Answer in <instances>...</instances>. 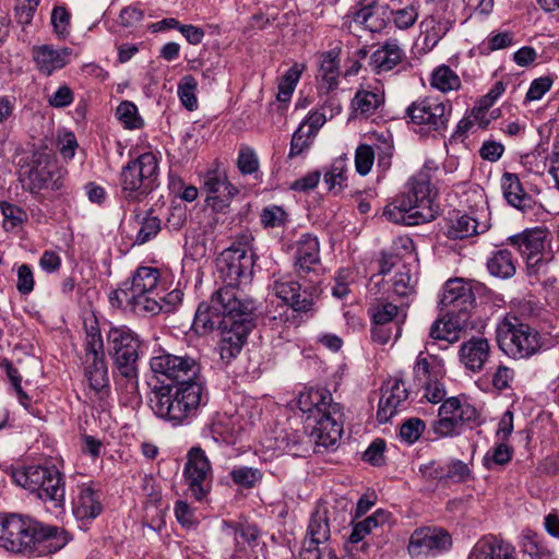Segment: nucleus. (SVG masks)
I'll list each match as a JSON object with an SVG mask.
<instances>
[{"label": "nucleus", "mask_w": 559, "mask_h": 559, "mask_svg": "<svg viewBox=\"0 0 559 559\" xmlns=\"http://www.w3.org/2000/svg\"><path fill=\"white\" fill-rule=\"evenodd\" d=\"M151 370L176 384L154 386L148 404L153 413L173 426L188 425L207 402L201 365L187 354L175 355L159 349L150 360Z\"/></svg>", "instance_id": "obj_1"}, {"label": "nucleus", "mask_w": 559, "mask_h": 559, "mask_svg": "<svg viewBox=\"0 0 559 559\" xmlns=\"http://www.w3.org/2000/svg\"><path fill=\"white\" fill-rule=\"evenodd\" d=\"M255 302L241 289L223 286L202 301L194 314L192 328L198 334L215 329L221 331L218 345L223 360L229 362L237 357L253 326Z\"/></svg>", "instance_id": "obj_2"}, {"label": "nucleus", "mask_w": 559, "mask_h": 559, "mask_svg": "<svg viewBox=\"0 0 559 559\" xmlns=\"http://www.w3.org/2000/svg\"><path fill=\"white\" fill-rule=\"evenodd\" d=\"M294 249V273L304 283L282 276L274 281L272 289L294 312L312 313L322 275L320 245L317 237L306 234L295 242Z\"/></svg>", "instance_id": "obj_3"}, {"label": "nucleus", "mask_w": 559, "mask_h": 559, "mask_svg": "<svg viewBox=\"0 0 559 559\" xmlns=\"http://www.w3.org/2000/svg\"><path fill=\"white\" fill-rule=\"evenodd\" d=\"M67 532L19 513L0 514V547L12 554L43 557L62 549Z\"/></svg>", "instance_id": "obj_4"}, {"label": "nucleus", "mask_w": 559, "mask_h": 559, "mask_svg": "<svg viewBox=\"0 0 559 559\" xmlns=\"http://www.w3.org/2000/svg\"><path fill=\"white\" fill-rule=\"evenodd\" d=\"M297 404L306 428L310 429L309 438L316 445L314 451L334 447L343 432V413L331 392L324 388L305 389L299 393Z\"/></svg>", "instance_id": "obj_5"}, {"label": "nucleus", "mask_w": 559, "mask_h": 559, "mask_svg": "<svg viewBox=\"0 0 559 559\" xmlns=\"http://www.w3.org/2000/svg\"><path fill=\"white\" fill-rule=\"evenodd\" d=\"M438 214L428 180L418 175L406 185L405 191L384 207L383 215L395 224L416 226L431 222Z\"/></svg>", "instance_id": "obj_6"}, {"label": "nucleus", "mask_w": 559, "mask_h": 559, "mask_svg": "<svg viewBox=\"0 0 559 559\" xmlns=\"http://www.w3.org/2000/svg\"><path fill=\"white\" fill-rule=\"evenodd\" d=\"M158 160L143 153L122 167L119 175L120 197L129 203H140L158 187Z\"/></svg>", "instance_id": "obj_7"}, {"label": "nucleus", "mask_w": 559, "mask_h": 559, "mask_svg": "<svg viewBox=\"0 0 559 559\" xmlns=\"http://www.w3.org/2000/svg\"><path fill=\"white\" fill-rule=\"evenodd\" d=\"M497 342L500 349L514 359L530 358L542 347L539 333L514 316L498 323Z\"/></svg>", "instance_id": "obj_8"}, {"label": "nucleus", "mask_w": 559, "mask_h": 559, "mask_svg": "<svg viewBox=\"0 0 559 559\" xmlns=\"http://www.w3.org/2000/svg\"><path fill=\"white\" fill-rule=\"evenodd\" d=\"M15 483L23 488L36 492L43 501L51 502L55 508L64 503L63 476L55 466H28L13 474Z\"/></svg>", "instance_id": "obj_9"}, {"label": "nucleus", "mask_w": 559, "mask_h": 559, "mask_svg": "<svg viewBox=\"0 0 559 559\" xmlns=\"http://www.w3.org/2000/svg\"><path fill=\"white\" fill-rule=\"evenodd\" d=\"M107 346L119 373L127 379H135L141 347L139 336L126 325L114 326L107 333Z\"/></svg>", "instance_id": "obj_10"}, {"label": "nucleus", "mask_w": 559, "mask_h": 559, "mask_svg": "<svg viewBox=\"0 0 559 559\" xmlns=\"http://www.w3.org/2000/svg\"><path fill=\"white\" fill-rule=\"evenodd\" d=\"M438 417L432 429L436 435L445 438L460 435L465 424H478L479 416L477 409L469 403L450 397L439 407Z\"/></svg>", "instance_id": "obj_11"}, {"label": "nucleus", "mask_w": 559, "mask_h": 559, "mask_svg": "<svg viewBox=\"0 0 559 559\" xmlns=\"http://www.w3.org/2000/svg\"><path fill=\"white\" fill-rule=\"evenodd\" d=\"M452 106L435 97L413 102L406 109L411 122L420 132L443 131L448 127Z\"/></svg>", "instance_id": "obj_12"}, {"label": "nucleus", "mask_w": 559, "mask_h": 559, "mask_svg": "<svg viewBox=\"0 0 559 559\" xmlns=\"http://www.w3.org/2000/svg\"><path fill=\"white\" fill-rule=\"evenodd\" d=\"M183 476L191 496L197 500H202L210 492L213 478L212 467L201 448L194 447L188 452Z\"/></svg>", "instance_id": "obj_13"}, {"label": "nucleus", "mask_w": 559, "mask_h": 559, "mask_svg": "<svg viewBox=\"0 0 559 559\" xmlns=\"http://www.w3.org/2000/svg\"><path fill=\"white\" fill-rule=\"evenodd\" d=\"M439 305L451 318L464 321L475 305L472 285L459 277L448 280L443 286Z\"/></svg>", "instance_id": "obj_14"}, {"label": "nucleus", "mask_w": 559, "mask_h": 559, "mask_svg": "<svg viewBox=\"0 0 559 559\" xmlns=\"http://www.w3.org/2000/svg\"><path fill=\"white\" fill-rule=\"evenodd\" d=\"M330 537L329 511L324 506H318L309 520L307 534L299 552L300 559H319L318 549L330 546Z\"/></svg>", "instance_id": "obj_15"}, {"label": "nucleus", "mask_w": 559, "mask_h": 559, "mask_svg": "<svg viewBox=\"0 0 559 559\" xmlns=\"http://www.w3.org/2000/svg\"><path fill=\"white\" fill-rule=\"evenodd\" d=\"M252 254L241 247H230L224 250L217 261L218 271L226 282L224 286L239 288L241 278L251 274Z\"/></svg>", "instance_id": "obj_16"}, {"label": "nucleus", "mask_w": 559, "mask_h": 559, "mask_svg": "<svg viewBox=\"0 0 559 559\" xmlns=\"http://www.w3.org/2000/svg\"><path fill=\"white\" fill-rule=\"evenodd\" d=\"M388 11L378 0H359L349 9L347 17L371 33H380L388 25Z\"/></svg>", "instance_id": "obj_17"}, {"label": "nucleus", "mask_w": 559, "mask_h": 559, "mask_svg": "<svg viewBox=\"0 0 559 559\" xmlns=\"http://www.w3.org/2000/svg\"><path fill=\"white\" fill-rule=\"evenodd\" d=\"M452 545L448 532L437 527H420L413 532L408 551L413 556L428 554L430 551H444Z\"/></svg>", "instance_id": "obj_18"}, {"label": "nucleus", "mask_w": 559, "mask_h": 559, "mask_svg": "<svg viewBox=\"0 0 559 559\" xmlns=\"http://www.w3.org/2000/svg\"><path fill=\"white\" fill-rule=\"evenodd\" d=\"M52 165L49 157L39 152H34L31 162L22 167L21 181L23 187L32 193H37L46 188L52 178Z\"/></svg>", "instance_id": "obj_19"}, {"label": "nucleus", "mask_w": 559, "mask_h": 559, "mask_svg": "<svg viewBox=\"0 0 559 559\" xmlns=\"http://www.w3.org/2000/svg\"><path fill=\"white\" fill-rule=\"evenodd\" d=\"M491 357V345L486 337L472 336L460 345L459 360L471 372H480Z\"/></svg>", "instance_id": "obj_20"}, {"label": "nucleus", "mask_w": 559, "mask_h": 559, "mask_svg": "<svg viewBox=\"0 0 559 559\" xmlns=\"http://www.w3.org/2000/svg\"><path fill=\"white\" fill-rule=\"evenodd\" d=\"M489 227L490 225L487 219L479 221L474 215L453 212L445 221L444 235L453 240L465 239L484 234Z\"/></svg>", "instance_id": "obj_21"}, {"label": "nucleus", "mask_w": 559, "mask_h": 559, "mask_svg": "<svg viewBox=\"0 0 559 559\" xmlns=\"http://www.w3.org/2000/svg\"><path fill=\"white\" fill-rule=\"evenodd\" d=\"M203 190L206 192V201H212V206L222 211L230 203L231 199L238 193L224 174L210 171L204 176Z\"/></svg>", "instance_id": "obj_22"}, {"label": "nucleus", "mask_w": 559, "mask_h": 559, "mask_svg": "<svg viewBox=\"0 0 559 559\" xmlns=\"http://www.w3.org/2000/svg\"><path fill=\"white\" fill-rule=\"evenodd\" d=\"M407 397L408 392L402 380H388L381 389V397L377 412L379 421H388L396 413L402 403L407 400Z\"/></svg>", "instance_id": "obj_23"}, {"label": "nucleus", "mask_w": 559, "mask_h": 559, "mask_svg": "<svg viewBox=\"0 0 559 559\" xmlns=\"http://www.w3.org/2000/svg\"><path fill=\"white\" fill-rule=\"evenodd\" d=\"M70 55L69 48L55 49L50 45L36 46L32 49L37 70L47 76L68 64Z\"/></svg>", "instance_id": "obj_24"}, {"label": "nucleus", "mask_w": 559, "mask_h": 559, "mask_svg": "<svg viewBox=\"0 0 559 559\" xmlns=\"http://www.w3.org/2000/svg\"><path fill=\"white\" fill-rule=\"evenodd\" d=\"M73 514L78 520H93L102 511L100 492L93 489L90 485L78 486L76 496L72 502Z\"/></svg>", "instance_id": "obj_25"}, {"label": "nucleus", "mask_w": 559, "mask_h": 559, "mask_svg": "<svg viewBox=\"0 0 559 559\" xmlns=\"http://www.w3.org/2000/svg\"><path fill=\"white\" fill-rule=\"evenodd\" d=\"M468 559H516V550L510 543L489 536L474 545Z\"/></svg>", "instance_id": "obj_26"}, {"label": "nucleus", "mask_w": 559, "mask_h": 559, "mask_svg": "<svg viewBox=\"0 0 559 559\" xmlns=\"http://www.w3.org/2000/svg\"><path fill=\"white\" fill-rule=\"evenodd\" d=\"M404 58V51L396 39H389L370 56V67L377 74L394 69Z\"/></svg>", "instance_id": "obj_27"}, {"label": "nucleus", "mask_w": 559, "mask_h": 559, "mask_svg": "<svg viewBox=\"0 0 559 559\" xmlns=\"http://www.w3.org/2000/svg\"><path fill=\"white\" fill-rule=\"evenodd\" d=\"M547 233L543 228L526 229L520 234L509 237L508 241L519 252L527 258L533 254H540L545 248Z\"/></svg>", "instance_id": "obj_28"}, {"label": "nucleus", "mask_w": 559, "mask_h": 559, "mask_svg": "<svg viewBox=\"0 0 559 559\" xmlns=\"http://www.w3.org/2000/svg\"><path fill=\"white\" fill-rule=\"evenodd\" d=\"M501 189L504 199L511 206L523 212L532 209L533 199L523 190L518 175L504 173L501 177Z\"/></svg>", "instance_id": "obj_29"}, {"label": "nucleus", "mask_w": 559, "mask_h": 559, "mask_svg": "<svg viewBox=\"0 0 559 559\" xmlns=\"http://www.w3.org/2000/svg\"><path fill=\"white\" fill-rule=\"evenodd\" d=\"M340 76V51L332 49L321 53L317 78L325 85L326 91L337 86Z\"/></svg>", "instance_id": "obj_30"}, {"label": "nucleus", "mask_w": 559, "mask_h": 559, "mask_svg": "<svg viewBox=\"0 0 559 559\" xmlns=\"http://www.w3.org/2000/svg\"><path fill=\"white\" fill-rule=\"evenodd\" d=\"M159 282V271L155 267L140 266L132 277L124 282L130 293H154Z\"/></svg>", "instance_id": "obj_31"}, {"label": "nucleus", "mask_w": 559, "mask_h": 559, "mask_svg": "<svg viewBox=\"0 0 559 559\" xmlns=\"http://www.w3.org/2000/svg\"><path fill=\"white\" fill-rule=\"evenodd\" d=\"M487 269L490 275L495 277L501 280L511 278L516 272L515 261L511 251L500 249L492 252L487 260Z\"/></svg>", "instance_id": "obj_32"}, {"label": "nucleus", "mask_w": 559, "mask_h": 559, "mask_svg": "<svg viewBox=\"0 0 559 559\" xmlns=\"http://www.w3.org/2000/svg\"><path fill=\"white\" fill-rule=\"evenodd\" d=\"M433 362L429 361V358L419 353L417 360L413 368L414 382L417 386H423L429 383L433 379H441L443 376L442 367L435 357H430Z\"/></svg>", "instance_id": "obj_33"}, {"label": "nucleus", "mask_w": 559, "mask_h": 559, "mask_svg": "<svg viewBox=\"0 0 559 559\" xmlns=\"http://www.w3.org/2000/svg\"><path fill=\"white\" fill-rule=\"evenodd\" d=\"M85 376L90 386L96 392L108 388L109 378L105 357L85 359Z\"/></svg>", "instance_id": "obj_34"}, {"label": "nucleus", "mask_w": 559, "mask_h": 559, "mask_svg": "<svg viewBox=\"0 0 559 559\" xmlns=\"http://www.w3.org/2000/svg\"><path fill=\"white\" fill-rule=\"evenodd\" d=\"M154 293H128V307L138 316H154L162 311V304Z\"/></svg>", "instance_id": "obj_35"}, {"label": "nucleus", "mask_w": 559, "mask_h": 559, "mask_svg": "<svg viewBox=\"0 0 559 559\" xmlns=\"http://www.w3.org/2000/svg\"><path fill=\"white\" fill-rule=\"evenodd\" d=\"M389 512L382 509L377 510L372 515L366 518L365 520L354 525L352 534L349 536V543L358 544L366 537V535L371 533L372 528L385 524L389 521Z\"/></svg>", "instance_id": "obj_36"}, {"label": "nucleus", "mask_w": 559, "mask_h": 559, "mask_svg": "<svg viewBox=\"0 0 559 559\" xmlns=\"http://www.w3.org/2000/svg\"><path fill=\"white\" fill-rule=\"evenodd\" d=\"M346 160L347 158L345 156L335 158L324 173L323 179L324 183L328 186L329 191L337 193L345 186V174L347 169Z\"/></svg>", "instance_id": "obj_37"}, {"label": "nucleus", "mask_w": 559, "mask_h": 559, "mask_svg": "<svg viewBox=\"0 0 559 559\" xmlns=\"http://www.w3.org/2000/svg\"><path fill=\"white\" fill-rule=\"evenodd\" d=\"M452 25L453 21L441 17L438 14L426 16L420 23L423 32L427 34V39L431 40L433 45L445 36Z\"/></svg>", "instance_id": "obj_38"}, {"label": "nucleus", "mask_w": 559, "mask_h": 559, "mask_svg": "<svg viewBox=\"0 0 559 559\" xmlns=\"http://www.w3.org/2000/svg\"><path fill=\"white\" fill-rule=\"evenodd\" d=\"M383 103V96L374 91H358L353 99V108L364 117L372 115Z\"/></svg>", "instance_id": "obj_39"}, {"label": "nucleus", "mask_w": 559, "mask_h": 559, "mask_svg": "<svg viewBox=\"0 0 559 559\" xmlns=\"http://www.w3.org/2000/svg\"><path fill=\"white\" fill-rule=\"evenodd\" d=\"M417 278L412 274L411 269L406 265L395 273L392 280L393 292L400 297H409L415 293Z\"/></svg>", "instance_id": "obj_40"}, {"label": "nucleus", "mask_w": 559, "mask_h": 559, "mask_svg": "<svg viewBox=\"0 0 559 559\" xmlns=\"http://www.w3.org/2000/svg\"><path fill=\"white\" fill-rule=\"evenodd\" d=\"M138 223L141 225L135 236L134 243L143 245L157 236L160 230V219L153 216L152 212L144 216L136 215Z\"/></svg>", "instance_id": "obj_41"}, {"label": "nucleus", "mask_w": 559, "mask_h": 559, "mask_svg": "<svg viewBox=\"0 0 559 559\" xmlns=\"http://www.w3.org/2000/svg\"><path fill=\"white\" fill-rule=\"evenodd\" d=\"M231 480L243 488H253L262 478L263 473L259 468L249 466H236L229 472Z\"/></svg>", "instance_id": "obj_42"}, {"label": "nucleus", "mask_w": 559, "mask_h": 559, "mask_svg": "<svg viewBox=\"0 0 559 559\" xmlns=\"http://www.w3.org/2000/svg\"><path fill=\"white\" fill-rule=\"evenodd\" d=\"M460 84V78L448 66L439 67L431 75V85L441 92L456 90Z\"/></svg>", "instance_id": "obj_43"}, {"label": "nucleus", "mask_w": 559, "mask_h": 559, "mask_svg": "<svg viewBox=\"0 0 559 559\" xmlns=\"http://www.w3.org/2000/svg\"><path fill=\"white\" fill-rule=\"evenodd\" d=\"M301 70L298 64L289 68L278 82L277 99L286 103L290 99L295 87L300 79Z\"/></svg>", "instance_id": "obj_44"}, {"label": "nucleus", "mask_w": 559, "mask_h": 559, "mask_svg": "<svg viewBox=\"0 0 559 559\" xmlns=\"http://www.w3.org/2000/svg\"><path fill=\"white\" fill-rule=\"evenodd\" d=\"M197 86L198 83L192 75H185L178 84V97L189 111H193L198 108V99L195 96Z\"/></svg>", "instance_id": "obj_45"}, {"label": "nucleus", "mask_w": 559, "mask_h": 559, "mask_svg": "<svg viewBox=\"0 0 559 559\" xmlns=\"http://www.w3.org/2000/svg\"><path fill=\"white\" fill-rule=\"evenodd\" d=\"M443 484L449 481L462 483L465 481L469 475L471 469L466 463L461 460H452L442 464Z\"/></svg>", "instance_id": "obj_46"}, {"label": "nucleus", "mask_w": 559, "mask_h": 559, "mask_svg": "<svg viewBox=\"0 0 559 559\" xmlns=\"http://www.w3.org/2000/svg\"><path fill=\"white\" fill-rule=\"evenodd\" d=\"M456 328L457 325H455L451 320H437L430 328V336L433 340L454 343L459 340Z\"/></svg>", "instance_id": "obj_47"}, {"label": "nucleus", "mask_w": 559, "mask_h": 559, "mask_svg": "<svg viewBox=\"0 0 559 559\" xmlns=\"http://www.w3.org/2000/svg\"><path fill=\"white\" fill-rule=\"evenodd\" d=\"M85 353V359L105 357L103 338L97 326H91L86 332Z\"/></svg>", "instance_id": "obj_48"}, {"label": "nucleus", "mask_w": 559, "mask_h": 559, "mask_svg": "<svg viewBox=\"0 0 559 559\" xmlns=\"http://www.w3.org/2000/svg\"><path fill=\"white\" fill-rule=\"evenodd\" d=\"M51 24L55 34L60 38H66L70 34L71 14L63 7H56L51 12Z\"/></svg>", "instance_id": "obj_49"}, {"label": "nucleus", "mask_w": 559, "mask_h": 559, "mask_svg": "<svg viewBox=\"0 0 559 559\" xmlns=\"http://www.w3.org/2000/svg\"><path fill=\"white\" fill-rule=\"evenodd\" d=\"M116 114L119 120L129 129H138L143 123L141 117L138 115L136 106L131 102H121Z\"/></svg>", "instance_id": "obj_50"}, {"label": "nucleus", "mask_w": 559, "mask_h": 559, "mask_svg": "<svg viewBox=\"0 0 559 559\" xmlns=\"http://www.w3.org/2000/svg\"><path fill=\"white\" fill-rule=\"evenodd\" d=\"M397 306L392 302H379L369 309L373 324L386 325L397 316Z\"/></svg>", "instance_id": "obj_51"}, {"label": "nucleus", "mask_w": 559, "mask_h": 559, "mask_svg": "<svg viewBox=\"0 0 559 559\" xmlns=\"http://www.w3.org/2000/svg\"><path fill=\"white\" fill-rule=\"evenodd\" d=\"M313 138L314 134L305 130V126H299V128L293 134L288 157L293 158L302 154L306 150L309 148Z\"/></svg>", "instance_id": "obj_52"}, {"label": "nucleus", "mask_w": 559, "mask_h": 559, "mask_svg": "<svg viewBox=\"0 0 559 559\" xmlns=\"http://www.w3.org/2000/svg\"><path fill=\"white\" fill-rule=\"evenodd\" d=\"M374 151L370 145L362 144L356 148L355 167L359 175L366 176L373 165Z\"/></svg>", "instance_id": "obj_53"}, {"label": "nucleus", "mask_w": 559, "mask_h": 559, "mask_svg": "<svg viewBox=\"0 0 559 559\" xmlns=\"http://www.w3.org/2000/svg\"><path fill=\"white\" fill-rule=\"evenodd\" d=\"M391 13L394 16L393 17L394 25L399 29H408L409 27H412L415 24V22L418 17L417 10L413 4H408L403 9L392 11Z\"/></svg>", "instance_id": "obj_54"}, {"label": "nucleus", "mask_w": 559, "mask_h": 559, "mask_svg": "<svg viewBox=\"0 0 559 559\" xmlns=\"http://www.w3.org/2000/svg\"><path fill=\"white\" fill-rule=\"evenodd\" d=\"M425 429V423L419 418L406 420L400 429V436L404 441L414 443L419 439Z\"/></svg>", "instance_id": "obj_55"}, {"label": "nucleus", "mask_w": 559, "mask_h": 559, "mask_svg": "<svg viewBox=\"0 0 559 559\" xmlns=\"http://www.w3.org/2000/svg\"><path fill=\"white\" fill-rule=\"evenodd\" d=\"M551 259H552V254H549V257H546L544 251L540 254H533V255L525 258L527 274L530 276H538L540 274H544V275L547 274L548 264Z\"/></svg>", "instance_id": "obj_56"}, {"label": "nucleus", "mask_w": 559, "mask_h": 559, "mask_svg": "<svg viewBox=\"0 0 559 559\" xmlns=\"http://www.w3.org/2000/svg\"><path fill=\"white\" fill-rule=\"evenodd\" d=\"M238 168L241 174L250 175L258 170L259 160L250 147H241L238 155Z\"/></svg>", "instance_id": "obj_57"}, {"label": "nucleus", "mask_w": 559, "mask_h": 559, "mask_svg": "<svg viewBox=\"0 0 559 559\" xmlns=\"http://www.w3.org/2000/svg\"><path fill=\"white\" fill-rule=\"evenodd\" d=\"M286 222L285 211L276 205L265 207L261 213V223L264 227L274 228L284 225Z\"/></svg>", "instance_id": "obj_58"}, {"label": "nucleus", "mask_w": 559, "mask_h": 559, "mask_svg": "<svg viewBox=\"0 0 559 559\" xmlns=\"http://www.w3.org/2000/svg\"><path fill=\"white\" fill-rule=\"evenodd\" d=\"M512 457V450L510 447L501 442L500 444L496 445L491 453H487L485 456V465L488 468H491L492 464L497 465H504L507 464Z\"/></svg>", "instance_id": "obj_59"}, {"label": "nucleus", "mask_w": 559, "mask_h": 559, "mask_svg": "<svg viewBox=\"0 0 559 559\" xmlns=\"http://www.w3.org/2000/svg\"><path fill=\"white\" fill-rule=\"evenodd\" d=\"M35 285L32 267L28 264H22L17 267L16 289L22 295H28L33 292Z\"/></svg>", "instance_id": "obj_60"}, {"label": "nucleus", "mask_w": 559, "mask_h": 559, "mask_svg": "<svg viewBox=\"0 0 559 559\" xmlns=\"http://www.w3.org/2000/svg\"><path fill=\"white\" fill-rule=\"evenodd\" d=\"M552 85V80L549 76H542L533 80L531 86L525 95L526 102L540 99Z\"/></svg>", "instance_id": "obj_61"}, {"label": "nucleus", "mask_w": 559, "mask_h": 559, "mask_svg": "<svg viewBox=\"0 0 559 559\" xmlns=\"http://www.w3.org/2000/svg\"><path fill=\"white\" fill-rule=\"evenodd\" d=\"M513 369L504 365H499L492 374L491 383L496 390L502 391L510 386V383L513 381Z\"/></svg>", "instance_id": "obj_62"}, {"label": "nucleus", "mask_w": 559, "mask_h": 559, "mask_svg": "<svg viewBox=\"0 0 559 559\" xmlns=\"http://www.w3.org/2000/svg\"><path fill=\"white\" fill-rule=\"evenodd\" d=\"M385 442L382 439H376L364 452V460L374 466H380L384 461Z\"/></svg>", "instance_id": "obj_63"}, {"label": "nucleus", "mask_w": 559, "mask_h": 559, "mask_svg": "<svg viewBox=\"0 0 559 559\" xmlns=\"http://www.w3.org/2000/svg\"><path fill=\"white\" fill-rule=\"evenodd\" d=\"M419 474L426 480H437L443 483L442 463L429 461L419 466Z\"/></svg>", "instance_id": "obj_64"}]
</instances>
